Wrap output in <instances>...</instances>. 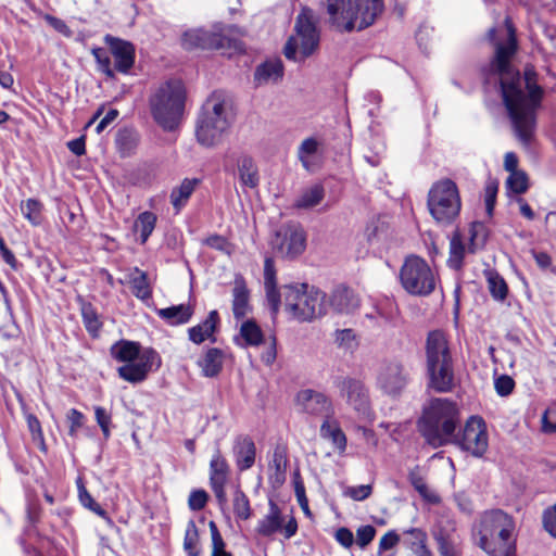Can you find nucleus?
Returning a JSON list of instances; mask_svg holds the SVG:
<instances>
[{
	"label": "nucleus",
	"mask_w": 556,
	"mask_h": 556,
	"mask_svg": "<svg viewBox=\"0 0 556 556\" xmlns=\"http://www.w3.org/2000/svg\"><path fill=\"white\" fill-rule=\"evenodd\" d=\"M288 466L287 451L282 446L274 450L271 460L269 463V481L273 485H281L286 480V470Z\"/></svg>",
	"instance_id": "28"
},
{
	"label": "nucleus",
	"mask_w": 556,
	"mask_h": 556,
	"mask_svg": "<svg viewBox=\"0 0 556 556\" xmlns=\"http://www.w3.org/2000/svg\"><path fill=\"white\" fill-rule=\"evenodd\" d=\"M336 341L340 346L346 350H353L357 346L355 333L352 329L337 330Z\"/></svg>",
	"instance_id": "53"
},
{
	"label": "nucleus",
	"mask_w": 556,
	"mask_h": 556,
	"mask_svg": "<svg viewBox=\"0 0 556 556\" xmlns=\"http://www.w3.org/2000/svg\"><path fill=\"white\" fill-rule=\"evenodd\" d=\"M285 518L278 505L269 501L268 513L257 522L255 531L262 536H271L274 533L281 531L285 539L289 540L296 534L298 522L294 517H290L283 526Z\"/></svg>",
	"instance_id": "17"
},
{
	"label": "nucleus",
	"mask_w": 556,
	"mask_h": 556,
	"mask_svg": "<svg viewBox=\"0 0 556 556\" xmlns=\"http://www.w3.org/2000/svg\"><path fill=\"white\" fill-rule=\"evenodd\" d=\"M319 45V31L316 26L314 12L303 8L296 16L294 34L285 46V55L292 61L303 60L312 55Z\"/></svg>",
	"instance_id": "10"
},
{
	"label": "nucleus",
	"mask_w": 556,
	"mask_h": 556,
	"mask_svg": "<svg viewBox=\"0 0 556 556\" xmlns=\"http://www.w3.org/2000/svg\"><path fill=\"white\" fill-rule=\"evenodd\" d=\"M84 415L76 408H72L67 413V420L70 422L68 434L71 437H75L77 430L83 427L84 424Z\"/></svg>",
	"instance_id": "60"
},
{
	"label": "nucleus",
	"mask_w": 556,
	"mask_h": 556,
	"mask_svg": "<svg viewBox=\"0 0 556 556\" xmlns=\"http://www.w3.org/2000/svg\"><path fill=\"white\" fill-rule=\"evenodd\" d=\"M542 430L546 433L556 432V403L545 409L542 416Z\"/></svg>",
	"instance_id": "54"
},
{
	"label": "nucleus",
	"mask_w": 556,
	"mask_h": 556,
	"mask_svg": "<svg viewBox=\"0 0 556 556\" xmlns=\"http://www.w3.org/2000/svg\"><path fill=\"white\" fill-rule=\"evenodd\" d=\"M116 144L123 155H129L137 144V136L129 129L118 131Z\"/></svg>",
	"instance_id": "48"
},
{
	"label": "nucleus",
	"mask_w": 556,
	"mask_h": 556,
	"mask_svg": "<svg viewBox=\"0 0 556 556\" xmlns=\"http://www.w3.org/2000/svg\"><path fill=\"white\" fill-rule=\"evenodd\" d=\"M452 444L459 446L477 458H481L489 447V435L485 421L479 416H471L464 428L453 433Z\"/></svg>",
	"instance_id": "13"
},
{
	"label": "nucleus",
	"mask_w": 556,
	"mask_h": 556,
	"mask_svg": "<svg viewBox=\"0 0 556 556\" xmlns=\"http://www.w3.org/2000/svg\"><path fill=\"white\" fill-rule=\"evenodd\" d=\"M218 323L219 316L217 311H211L202 323L189 328L188 334L190 341L195 344H201L205 340H210L213 343L216 342L214 333L217 329Z\"/></svg>",
	"instance_id": "25"
},
{
	"label": "nucleus",
	"mask_w": 556,
	"mask_h": 556,
	"mask_svg": "<svg viewBox=\"0 0 556 556\" xmlns=\"http://www.w3.org/2000/svg\"><path fill=\"white\" fill-rule=\"evenodd\" d=\"M514 387L515 382L509 376L503 375L495 380V390L502 396L510 394Z\"/></svg>",
	"instance_id": "62"
},
{
	"label": "nucleus",
	"mask_w": 556,
	"mask_h": 556,
	"mask_svg": "<svg viewBox=\"0 0 556 556\" xmlns=\"http://www.w3.org/2000/svg\"><path fill=\"white\" fill-rule=\"evenodd\" d=\"M42 203L36 199H28L21 204L23 216L34 226H38L42 220Z\"/></svg>",
	"instance_id": "44"
},
{
	"label": "nucleus",
	"mask_w": 556,
	"mask_h": 556,
	"mask_svg": "<svg viewBox=\"0 0 556 556\" xmlns=\"http://www.w3.org/2000/svg\"><path fill=\"white\" fill-rule=\"evenodd\" d=\"M466 248L462 236L458 231H455L450 240V256L447 264L453 269H459L463 266Z\"/></svg>",
	"instance_id": "39"
},
{
	"label": "nucleus",
	"mask_w": 556,
	"mask_h": 556,
	"mask_svg": "<svg viewBox=\"0 0 556 556\" xmlns=\"http://www.w3.org/2000/svg\"><path fill=\"white\" fill-rule=\"evenodd\" d=\"M28 429L31 433L33 440L40 444V447L45 450V439H43V432L41 429V424L39 419L33 415L28 414L26 417Z\"/></svg>",
	"instance_id": "52"
},
{
	"label": "nucleus",
	"mask_w": 556,
	"mask_h": 556,
	"mask_svg": "<svg viewBox=\"0 0 556 556\" xmlns=\"http://www.w3.org/2000/svg\"><path fill=\"white\" fill-rule=\"evenodd\" d=\"M233 122L230 106L224 99L213 96L206 100L198 118L195 136L204 147L218 144Z\"/></svg>",
	"instance_id": "7"
},
{
	"label": "nucleus",
	"mask_w": 556,
	"mask_h": 556,
	"mask_svg": "<svg viewBox=\"0 0 556 556\" xmlns=\"http://www.w3.org/2000/svg\"><path fill=\"white\" fill-rule=\"evenodd\" d=\"M462 207L457 185L446 178L433 184L428 193V208L431 216L442 224L452 223Z\"/></svg>",
	"instance_id": "11"
},
{
	"label": "nucleus",
	"mask_w": 556,
	"mask_h": 556,
	"mask_svg": "<svg viewBox=\"0 0 556 556\" xmlns=\"http://www.w3.org/2000/svg\"><path fill=\"white\" fill-rule=\"evenodd\" d=\"M43 18L58 33H60L66 37H70L72 35V30L70 29V27L66 25V23L63 20L55 17L51 14H45Z\"/></svg>",
	"instance_id": "63"
},
{
	"label": "nucleus",
	"mask_w": 556,
	"mask_h": 556,
	"mask_svg": "<svg viewBox=\"0 0 556 556\" xmlns=\"http://www.w3.org/2000/svg\"><path fill=\"white\" fill-rule=\"evenodd\" d=\"M94 417L97 424L101 428L103 437L109 439L111 435V424H112V415L102 406L94 407Z\"/></svg>",
	"instance_id": "51"
},
{
	"label": "nucleus",
	"mask_w": 556,
	"mask_h": 556,
	"mask_svg": "<svg viewBox=\"0 0 556 556\" xmlns=\"http://www.w3.org/2000/svg\"><path fill=\"white\" fill-rule=\"evenodd\" d=\"M506 187L516 194L525 193L528 189V177L523 172H515L509 174L506 180Z\"/></svg>",
	"instance_id": "49"
},
{
	"label": "nucleus",
	"mask_w": 556,
	"mask_h": 556,
	"mask_svg": "<svg viewBox=\"0 0 556 556\" xmlns=\"http://www.w3.org/2000/svg\"><path fill=\"white\" fill-rule=\"evenodd\" d=\"M543 525L545 530L556 538V503L544 510Z\"/></svg>",
	"instance_id": "59"
},
{
	"label": "nucleus",
	"mask_w": 556,
	"mask_h": 556,
	"mask_svg": "<svg viewBox=\"0 0 556 556\" xmlns=\"http://www.w3.org/2000/svg\"><path fill=\"white\" fill-rule=\"evenodd\" d=\"M283 75V65L281 60H269L257 66L254 73V79L257 84L277 81Z\"/></svg>",
	"instance_id": "33"
},
{
	"label": "nucleus",
	"mask_w": 556,
	"mask_h": 556,
	"mask_svg": "<svg viewBox=\"0 0 556 556\" xmlns=\"http://www.w3.org/2000/svg\"><path fill=\"white\" fill-rule=\"evenodd\" d=\"M111 356L123 366L117 368L118 376L130 383H139L147 379L149 372L161 367L160 354L151 349H141L135 341L119 340L111 349Z\"/></svg>",
	"instance_id": "3"
},
{
	"label": "nucleus",
	"mask_w": 556,
	"mask_h": 556,
	"mask_svg": "<svg viewBox=\"0 0 556 556\" xmlns=\"http://www.w3.org/2000/svg\"><path fill=\"white\" fill-rule=\"evenodd\" d=\"M425 349L429 387L441 393L453 391L456 381L452 353L445 333L441 330L430 331Z\"/></svg>",
	"instance_id": "4"
},
{
	"label": "nucleus",
	"mask_w": 556,
	"mask_h": 556,
	"mask_svg": "<svg viewBox=\"0 0 556 556\" xmlns=\"http://www.w3.org/2000/svg\"><path fill=\"white\" fill-rule=\"evenodd\" d=\"M320 437L331 441L334 447L340 452L346 448V437L342 431L338 420L333 416L324 419L320 426Z\"/></svg>",
	"instance_id": "29"
},
{
	"label": "nucleus",
	"mask_w": 556,
	"mask_h": 556,
	"mask_svg": "<svg viewBox=\"0 0 556 556\" xmlns=\"http://www.w3.org/2000/svg\"><path fill=\"white\" fill-rule=\"evenodd\" d=\"M240 334L249 345H258L263 341L261 328L252 320L241 325Z\"/></svg>",
	"instance_id": "46"
},
{
	"label": "nucleus",
	"mask_w": 556,
	"mask_h": 556,
	"mask_svg": "<svg viewBox=\"0 0 556 556\" xmlns=\"http://www.w3.org/2000/svg\"><path fill=\"white\" fill-rule=\"evenodd\" d=\"M325 197V189L316 184L304 189L294 202V207L308 210L318 205Z\"/></svg>",
	"instance_id": "35"
},
{
	"label": "nucleus",
	"mask_w": 556,
	"mask_h": 556,
	"mask_svg": "<svg viewBox=\"0 0 556 556\" xmlns=\"http://www.w3.org/2000/svg\"><path fill=\"white\" fill-rule=\"evenodd\" d=\"M295 403L301 412L312 416H321L325 419L333 416V405L331 400L324 393L304 389L295 397Z\"/></svg>",
	"instance_id": "18"
},
{
	"label": "nucleus",
	"mask_w": 556,
	"mask_h": 556,
	"mask_svg": "<svg viewBox=\"0 0 556 556\" xmlns=\"http://www.w3.org/2000/svg\"><path fill=\"white\" fill-rule=\"evenodd\" d=\"M321 142L314 137L305 138L298 148V159L307 172H314L321 155Z\"/></svg>",
	"instance_id": "26"
},
{
	"label": "nucleus",
	"mask_w": 556,
	"mask_h": 556,
	"mask_svg": "<svg viewBox=\"0 0 556 556\" xmlns=\"http://www.w3.org/2000/svg\"><path fill=\"white\" fill-rule=\"evenodd\" d=\"M199 185L200 179L198 178H185L179 186L172 190L169 198L176 213H179L186 206Z\"/></svg>",
	"instance_id": "30"
},
{
	"label": "nucleus",
	"mask_w": 556,
	"mask_h": 556,
	"mask_svg": "<svg viewBox=\"0 0 556 556\" xmlns=\"http://www.w3.org/2000/svg\"><path fill=\"white\" fill-rule=\"evenodd\" d=\"M80 312L84 326L88 333L92 337H98L99 331L102 328V321L100 320V317L93 305L89 302L81 301Z\"/></svg>",
	"instance_id": "37"
},
{
	"label": "nucleus",
	"mask_w": 556,
	"mask_h": 556,
	"mask_svg": "<svg viewBox=\"0 0 556 556\" xmlns=\"http://www.w3.org/2000/svg\"><path fill=\"white\" fill-rule=\"evenodd\" d=\"M400 281L407 293L424 296L433 292L437 278L424 258L409 255L401 267Z\"/></svg>",
	"instance_id": "12"
},
{
	"label": "nucleus",
	"mask_w": 556,
	"mask_h": 556,
	"mask_svg": "<svg viewBox=\"0 0 556 556\" xmlns=\"http://www.w3.org/2000/svg\"><path fill=\"white\" fill-rule=\"evenodd\" d=\"M235 162L238 166V176L241 185L250 189L256 188L260 184V175L252 156L243 153H228L224 161L225 172H233Z\"/></svg>",
	"instance_id": "19"
},
{
	"label": "nucleus",
	"mask_w": 556,
	"mask_h": 556,
	"mask_svg": "<svg viewBox=\"0 0 556 556\" xmlns=\"http://www.w3.org/2000/svg\"><path fill=\"white\" fill-rule=\"evenodd\" d=\"M157 217L154 213L146 211L139 214L134 224V230L140 233V243L144 244L156 226Z\"/></svg>",
	"instance_id": "38"
},
{
	"label": "nucleus",
	"mask_w": 556,
	"mask_h": 556,
	"mask_svg": "<svg viewBox=\"0 0 556 556\" xmlns=\"http://www.w3.org/2000/svg\"><path fill=\"white\" fill-rule=\"evenodd\" d=\"M264 288L271 313L276 315L279 312L281 293L277 288L276 268L271 257H266L264 262Z\"/></svg>",
	"instance_id": "23"
},
{
	"label": "nucleus",
	"mask_w": 556,
	"mask_h": 556,
	"mask_svg": "<svg viewBox=\"0 0 556 556\" xmlns=\"http://www.w3.org/2000/svg\"><path fill=\"white\" fill-rule=\"evenodd\" d=\"M505 27L506 36L503 39L495 38V28L489 30L494 55L488 67V79L490 76L498 79L503 103L516 135L523 144H529L535 128L536 110L541 105L543 89L538 84V74L532 66H527L521 75L511 64L518 49L516 29L509 18L505 20Z\"/></svg>",
	"instance_id": "1"
},
{
	"label": "nucleus",
	"mask_w": 556,
	"mask_h": 556,
	"mask_svg": "<svg viewBox=\"0 0 556 556\" xmlns=\"http://www.w3.org/2000/svg\"><path fill=\"white\" fill-rule=\"evenodd\" d=\"M157 316L165 320L168 325L177 326L186 324L190 320L193 311L188 304L173 305L156 311Z\"/></svg>",
	"instance_id": "32"
},
{
	"label": "nucleus",
	"mask_w": 556,
	"mask_h": 556,
	"mask_svg": "<svg viewBox=\"0 0 556 556\" xmlns=\"http://www.w3.org/2000/svg\"><path fill=\"white\" fill-rule=\"evenodd\" d=\"M376 529L370 526H362L356 531V542L361 547L367 546L375 538Z\"/></svg>",
	"instance_id": "58"
},
{
	"label": "nucleus",
	"mask_w": 556,
	"mask_h": 556,
	"mask_svg": "<svg viewBox=\"0 0 556 556\" xmlns=\"http://www.w3.org/2000/svg\"><path fill=\"white\" fill-rule=\"evenodd\" d=\"M459 420V409L455 402L433 399L424 408L418 426L426 441L433 447H440L450 444Z\"/></svg>",
	"instance_id": "2"
},
{
	"label": "nucleus",
	"mask_w": 556,
	"mask_h": 556,
	"mask_svg": "<svg viewBox=\"0 0 556 556\" xmlns=\"http://www.w3.org/2000/svg\"><path fill=\"white\" fill-rule=\"evenodd\" d=\"M478 546L491 556H497L502 548L516 551V523L514 518L502 509L483 513L477 528Z\"/></svg>",
	"instance_id": "6"
},
{
	"label": "nucleus",
	"mask_w": 556,
	"mask_h": 556,
	"mask_svg": "<svg viewBox=\"0 0 556 556\" xmlns=\"http://www.w3.org/2000/svg\"><path fill=\"white\" fill-rule=\"evenodd\" d=\"M330 23L343 31L363 30L383 11V0H326Z\"/></svg>",
	"instance_id": "5"
},
{
	"label": "nucleus",
	"mask_w": 556,
	"mask_h": 556,
	"mask_svg": "<svg viewBox=\"0 0 556 556\" xmlns=\"http://www.w3.org/2000/svg\"><path fill=\"white\" fill-rule=\"evenodd\" d=\"M233 456L240 471L250 469L255 463L256 447L248 435L237 437L233 444Z\"/></svg>",
	"instance_id": "24"
},
{
	"label": "nucleus",
	"mask_w": 556,
	"mask_h": 556,
	"mask_svg": "<svg viewBox=\"0 0 556 556\" xmlns=\"http://www.w3.org/2000/svg\"><path fill=\"white\" fill-rule=\"evenodd\" d=\"M336 386L339 390L340 396L345 400L349 406L362 416H369V390L362 380L352 377H344L338 379Z\"/></svg>",
	"instance_id": "15"
},
{
	"label": "nucleus",
	"mask_w": 556,
	"mask_h": 556,
	"mask_svg": "<svg viewBox=\"0 0 556 556\" xmlns=\"http://www.w3.org/2000/svg\"><path fill=\"white\" fill-rule=\"evenodd\" d=\"M250 292L242 276H237L232 289V313L236 319L243 318L249 309Z\"/></svg>",
	"instance_id": "27"
},
{
	"label": "nucleus",
	"mask_w": 556,
	"mask_h": 556,
	"mask_svg": "<svg viewBox=\"0 0 556 556\" xmlns=\"http://www.w3.org/2000/svg\"><path fill=\"white\" fill-rule=\"evenodd\" d=\"M232 509L237 519L248 520L252 516L250 500L239 485L233 488Z\"/></svg>",
	"instance_id": "40"
},
{
	"label": "nucleus",
	"mask_w": 556,
	"mask_h": 556,
	"mask_svg": "<svg viewBox=\"0 0 556 556\" xmlns=\"http://www.w3.org/2000/svg\"><path fill=\"white\" fill-rule=\"evenodd\" d=\"M409 372L399 361H389L381 365L377 386L386 394L399 395L408 384Z\"/></svg>",
	"instance_id": "16"
},
{
	"label": "nucleus",
	"mask_w": 556,
	"mask_h": 556,
	"mask_svg": "<svg viewBox=\"0 0 556 556\" xmlns=\"http://www.w3.org/2000/svg\"><path fill=\"white\" fill-rule=\"evenodd\" d=\"M91 53L98 64V70L106 77L113 78L115 76V68L112 66L111 58L103 48H93Z\"/></svg>",
	"instance_id": "47"
},
{
	"label": "nucleus",
	"mask_w": 556,
	"mask_h": 556,
	"mask_svg": "<svg viewBox=\"0 0 556 556\" xmlns=\"http://www.w3.org/2000/svg\"><path fill=\"white\" fill-rule=\"evenodd\" d=\"M78 497H79L80 504L84 507H86L89 510L93 511L99 517H101V518H103L105 520H110V517H109L106 510L103 509L101 507V505L93 500V497L87 491V489L85 488V485L83 483L78 484Z\"/></svg>",
	"instance_id": "45"
},
{
	"label": "nucleus",
	"mask_w": 556,
	"mask_h": 556,
	"mask_svg": "<svg viewBox=\"0 0 556 556\" xmlns=\"http://www.w3.org/2000/svg\"><path fill=\"white\" fill-rule=\"evenodd\" d=\"M408 480L410 484L414 486V489L419 493V495L425 501L432 504L439 503V495L428 486L424 476L420 472L419 467H415L409 471Z\"/></svg>",
	"instance_id": "36"
},
{
	"label": "nucleus",
	"mask_w": 556,
	"mask_h": 556,
	"mask_svg": "<svg viewBox=\"0 0 556 556\" xmlns=\"http://www.w3.org/2000/svg\"><path fill=\"white\" fill-rule=\"evenodd\" d=\"M488 288L495 301H504L508 293L506 281L496 271L486 273Z\"/></svg>",
	"instance_id": "41"
},
{
	"label": "nucleus",
	"mask_w": 556,
	"mask_h": 556,
	"mask_svg": "<svg viewBox=\"0 0 556 556\" xmlns=\"http://www.w3.org/2000/svg\"><path fill=\"white\" fill-rule=\"evenodd\" d=\"M371 492L372 488L370 484H362L348 488L344 494L350 496L354 501H364L371 495Z\"/></svg>",
	"instance_id": "57"
},
{
	"label": "nucleus",
	"mask_w": 556,
	"mask_h": 556,
	"mask_svg": "<svg viewBox=\"0 0 556 556\" xmlns=\"http://www.w3.org/2000/svg\"><path fill=\"white\" fill-rule=\"evenodd\" d=\"M498 190V185L496 181L490 180L485 185L484 188V201H485V208L489 214H492L495 201H496V194Z\"/></svg>",
	"instance_id": "55"
},
{
	"label": "nucleus",
	"mask_w": 556,
	"mask_h": 556,
	"mask_svg": "<svg viewBox=\"0 0 556 556\" xmlns=\"http://www.w3.org/2000/svg\"><path fill=\"white\" fill-rule=\"evenodd\" d=\"M208 527L212 536V556H232L225 549V542L216 523L214 521H210Z\"/></svg>",
	"instance_id": "50"
},
{
	"label": "nucleus",
	"mask_w": 556,
	"mask_h": 556,
	"mask_svg": "<svg viewBox=\"0 0 556 556\" xmlns=\"http://www.w3.org/2000/svg\"><path fill=\"white\" fill-rule=\"evenodd\" d=\"M223 362L224 354L222 350L217 348H211L206 351L198 364L205 377H215L220 372L223 368Z\"/></svg>",
	"instance_id": "34"
},
{
	"label": "nucleus",
	"mask_w": 556,
	"mask_h": 556,
	"mask_svg": "<svg viewBox=\"0 0 556 556\" xmlns=\"http://www.w3.org/2000/svg\"><path fill=\"white\" fill-rule=\"evenodd\" d=\"M208 495L204 490H194L190 493L188 505L191 510H201L206 505Z\"/></svg>",
	"instance_id": "56"
},
{
	"label": "nucleus",
	"mask_w": 556,
	"mask_h": 556,
	"mask_svg": "<svg viewBox=\"0 0 556 556\" xmlns=\"http://www.w3.org/2000/svg\"><path fill=\"white\" fill-rule=\"evenodd\" d=\"M326 302L327 308L330 307L340 314H351L359 306L356 294L343 286L337 287Z\"/></svg>",
	"instance_id": "22"
},
{
	"label": "nucleus",
	"mask_w": 556,
	"mask_h": 556,
	"mask_svg": "<svg viewBox=\"0 0 556 556\" xmlns=\"http://www.w3.org/2000/svg\"><path fill=\"white\" fill-rule=\"evenodd\" d=\"M286 311L300 321H311L327 313L326 293L306 283L281 288Z\"/></svg>",
	"instance_id": "9"
},
{
	"label": "nucleus",
	"mask_w": 556,
	"mask_h": 556,
	"mask_svg": "<svg viewBox=\"0 0 556 556\" xmlns=\"http://www.w3.org/2000/svg\"><path fill=\"white\" fill-rule=\"evenodd\" d=\"M127 282L130 286L132 294L142 301H147L152 296V289L148 280L146 271L135 267L127 275Z\"/></svg>",
	"instance_id": "31"
},
{
	"label": "nucleus",
	"mask_w": 556,
	"mask_h": 556,
	"mask_svg": "<svg viewBox=\"0 0 556 556\" xmlns=\"http://www.w3.org/2000/svg\"><path fill=\"white\" fill-rule=\"evenodd\" d=\"M435 539L438 542V549L441 556H457L454 544L447 538L439 535Z\"/></svg>",
	"instance_id": "64"
},
{
	"label": "nucleus",
	"mask_w": 556,
	"mask_h": 556,
	"mask_svg": "<svg viewBox=\"0 0 556 556\" xmlns=\"http://www.w3.org/2000/svg\"><path fill=\"white\" fill-rule=\"evenodd\" d=\"M229 480V465L219 452L213 456L210 463V485L220 507L228 503L225 486Z\"/></svg>",
	"instance_id": "20"
},
{
	"label": "nucleus",
	"mask_w": 556,
	"mask_h": 556,
	"mask_svg": "<svg viewBox=\"0 0 556 556\" xmlns=\"http://www.w3.org/2000/svg\"><path fill=\"white\" fill-rule=\"evenodd\" d=\"M185 88L180 80L162 84L150 98L151 113L165 130H174L184 113Z\"/></svg>",
	"instance_id": "8"
},
{
	"label": "nucleus",
	"mask_w": 556,
	"mask_h": 556,
	"mask_svg": "<svg viewBox=\"0 0 556 556\" xmlns=\"http://www.w3.org/2000/svg\"><path fill=\"white\" fill-rule=\"evenodd\" d=\"M406 534H409L412 536L410 542V549L414 551V548H422L427 543V533L418 528H410L405 531Z\"/></svg>",
	"instance_id": "61"
},
{
	"label": "nucleus",
	"mask_w": 556,
	"mask_h": 556,
	"mask_svg": "<svg viewBox=\"0 0 556 556\" xmlns=\"http://www.w3.org/2000/svg\"><path fill=\"white\" fill-rule=\"evenodd\" d=\"M184 549L188 556H199L201 553L199 531L193 520H189L187 525L184 539Z\"/></svg>",
	"instance_id": "43"
},
{
	"label": "nucleus",
	"mask_w": 556,
	"mask_h": 556,
	"mask_svg": "<svg viewBox=\"0 0 556 556\" xmlns=\"http://www.w3.org/2000/svg\"><path fill=\"white\" fill-rule=\"evenodd\" d=\"M104 42L109 46L114 59L115 72L127 74L135 64V46L127 40L105 35Z\"/></svg>",
	"instance_id": "21"
},
{
	"label": "nucleus",
	"mask_w": 556,
	"mask_h": 556,
	"mask_svg": "<svg viewBox=\"0 0 556 556\" xmlns=\"http://www.w3.org/2000/svg\"><path fill=\"white\" fill-rule=\"evenodd\" d=\"M271 247L280 256L294 258L305 250V232L299 225L282 226L271 239Z\"/></svg>",
	"instance_id": "14"
},
{
	"label": "nucleus",
	"mask_w": 556,
	"mask_h": 556,
	"mask_svg": "<svg viewBox=\"0 0 556 556\" xmlns=\"http://www.w3.org/2000/svg\"><path fill=\"white\" fill-rule=\"evenodd\" d=\"M182 46L185 49H194V48H207L210 42V34L202 29H192L188 30L184 34L181 39Z\"/></svg>",
	"instance_id": "42"
}]
</instances>
